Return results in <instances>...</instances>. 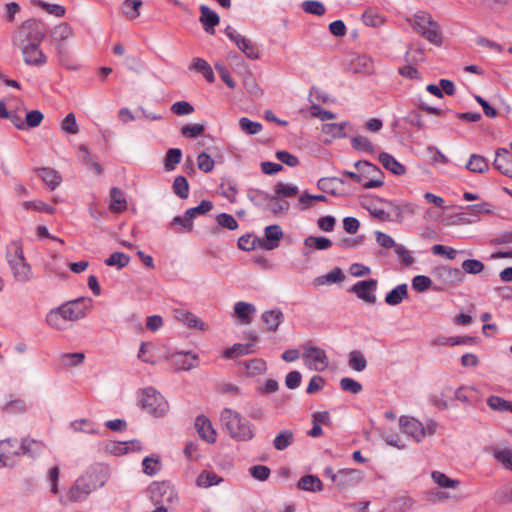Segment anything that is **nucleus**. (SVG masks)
Segmentation results:
<instances>
[{
  "instance_id": "nucleus-1",
  "label": "nucleus",
  "mask_w": 512,
  "mask_h": 512,
  "mask_svg": "<svg viewBox=\"0 0 512 512\" xmlns=\"http://www.w3.org/2000/svg\"><path fill=\"white\" fill-rule=\"evenodd\" d=\"M108 480V470L101 465L91 466L80 475L68 491L59 495L61 505H69L85 501L95 490L103 487Z\"/></svg>"
},
{
  "instance_id": "nucleus-2",
  "label": "nucleus",
  "mask_w": 512,
  "mask_h": 512,
  "mask_svg": "<svg viewBox=\"0 0 512 512\" xmlns=\"http://www.w3.org/2000/svg\"><path fill=\"white\" fill-rule=\"evenodd\" d=\"M91 299L80 297L66 301L51 309L45 318L47 325L58 331H65L70 328V323L79 321L86 317L90 307Z\"/></svg>"
},
{
  "instance_id": "nucleus-3",
  "label": "nucleus",
  "mask_w": 512,
  "mask_h": 512,
  "mask_svg": "<svg viewBox=\"0 0 512 512\" xmlns=\"http://www.w3.org/2000/svg\"><path fill=\"white\" fill-rule=\"evenodd\" d=\"M406 22L415 32L421 35L429 43L436 47L443 44V34L437 21L426 11H418L413 15L406 17Z\"/></svg>"
},
{
  "instance_id": "nucleus-4",
  "label": "nucleus",
  "mask_w": 512,
  "mask_h": 512,
  "mask_svg": "<svg viewBox=\"0 0 512 512\" xmlns=\"http://www.w3.org/2000/svg\"><path fill=\"white\" fill-rule=\"evenodd\" d=\"M220 421L234 440L250 441L253 439V424L240 413L230 408H225L221 411Z\"/></svg>"
},
{
  "instance_id": "nucleus-5",
  "label": "nucleus",
  "mask_w": 512,
  "mask_h": 512,
  "mask_svg": "<svg viewBox=\"0 0 512 512\" xmlns=\"http://www.w3.org/2000/svg\"><path fill=\"white\" fill-rule=\"evenodd\" d=\"M399 424L401 432L416 443L422 442L427 436L434 435L438 427L433 419H427L423 423L411 416H401Z\"/></svg>"
},
{
  "instance_id": "nucleus-6",
  "label": "nucleus",
  "mask_w": 512,
  "mask_h": 512,
  "mask_svg": "<svg viewBox=\"0 0 512 512\" xmlns=\"http://www.w3.org/2000/svg\"><path fill=\"white\" fill-rule=\"evenodd\" d=\"M7 261L13 271L14 277L21 282L30 278V265L23 256V247L20 242L13 241L7 246Z\"/></svg>"
},
{
  "instance_id": "nucleus-7",
  "label": "nucleus",
  "mask_w": 512,
  "mask_h": 512,
  "mask_svg": "<svg viewBox=\"0 0 512 512\" xmlns=\"http://www.w3.org/2000/svg\"><path fill=\"white\" fill-rule=\"evenodd\" d=\"M139 397L141 407L152 416L162 417L168 412V402L155 388L142 389Z\"/></svg>"
},
{
  "instance_id": "nucleus-8",
  "label": "nucleus",
  "mask_w": 512,
  "mask_h": 512,
  "mask_svg": "<svg viewBox=\"0 0 512 512\" xmlns=\"http://www.w3.org/2000/svg\"><path fill=\"white\" fill-rule=\"evenodd\" d=\"M147 496L153 505L168 507L178 503L179 497L175 488L166 481L153 482L147 488Z\"/></svg>"
},
{
  "instance_id": "nucleus-9",
  "label": "nucleus",
  "mask_w": 512,
  "mask_h": 512,
  "mask_svg": "<svg viewBox=\"0 0 512 512\" xmlns=\"http://www.w3.org/2000/svg\"><path fill=\"white\" fill-rule=\"evenodd\" d=\"M32 440L26 438L18 441L17 439H7L0 441V463L2 466H11L16 458L25 455L30 451Z\"/></svg>"
},
{
  "instance_id": "nucleus-10",
  "label": "nucleus",
  "mask_w": 512,
  "mask_h": 512,
  "mask_svg": "<svg viewBox=\"0 0 512 512\" xmlns=\"http://www.w3.org/2000/svg\"><path fill=\"white\" fill-rule=\"evenodd\" d=\"M302 358L305 366L312 371L322 372L327 369L329 365V358L324 349L305 344L302 347Z\"/></svg>"
},
{
  "instance_id": "nucleus-11",
  "label": "nucleus",
  "mask_w": 512,
  "mask_h": 512,
  "mask_svg": "<svg viewBox=\"0 0 512 512\" xmlns=\"http://www.w3.org/2000/svg\"><path fill=\"white\" fill-rule=\"evenodd\" d=\"M13 45L22 51L24 61L31 64L32 21L26 20L17 28L13 36Z\"/></svg>"
},
{
  "instance_id": "nucleus-12",
  "label": "nucleus",
  "mask_w": 512,
  "mask_h": 512,
  "mask_svg": "<svg viewBox=\"0 0 512 512\" xmlns=\"http://www.w3.org/2000/svg\"><path fill=\"white\" fill-rule=\"evenodd\" d=\"M225 35L232 41L237 48L249 59L257 60L260 58V51L257 45L252 42L249 38L240 34L237 30L231 26H227L225 29Z\"/></svg>"
},
{
  "instance_id": "nucleus-13",
  "label": "nucleus",
  "mask_w": 512,
  "mask_h": 512,
  "mask_svg": "<svg viewBox=\"0 0 512 512\" xmlns=\"http://www.w3.org/2000/svg\"><path fill=\"white\" fill-rule=\"evenodd\" d=\"M354 166L363 175V180L368 179L363 183L365 189L377 188L383 185V173L376 165L368 161H357Z\"/></svg>"
},
{
  "instance_id": "nucleus-14",
  "label": "nucleus",
  "mask_w": 512,
  "mask_h": 512,
  "mask_svg": "<svg viewBox=\"0 0 512 512\" xmlns=\"http://www.w3.org/2000/svg\"><path fill=\"white\" fill-rule=\"evenodd\" d=\"M377 285L376 279L362 280L356 282L349 291L354 293L360 300L374 304L376 302L375 291Z\"/></svg>"
},
{
  "instance_id": "nucleus-15",
  "label": "nucleus",
  "mask_w": 512,
  "mask_h": 512,
  "mask_svg": "<svg viewBox=\"0 0 512 512\" xmlns=\"http://www.w3.org/2000/svg\"><path fill=\"white\" fill-rule=\"evenodd\" d=\"M172 313L174 319L190 329L205 331L208 328L207 324H205L199 317L186 309L176 308L173 309Z\"/></svg>"
},
{
  "instance_id": "nucleus-16",
  "label": "nucleus",
  "mask_w": 512,
  "mask_h": 512,
  "mask_svg": "<svg viewBox=\"0 0 512 512\" xmlns=\"http://www.w3.org/2000/svg\"><path fill=\"white\" fill-rule=\"evenodd\" d=\"M493 167L503 175L512 178V155L506 148L496 150Z\"/></svg>"
},
{
  "instance_id": "nucleus-17",
  "label": "nucleus",
  "mask_w": 512,
  "mask_h": 512,
  "mask_svg": "<svg viewBox=\"0 0 512 512\" xmlns=\"http://www.w3.org/2000/svg\"><path fill=\"white\" fill-rule=\"evenodd\" d=\"M362 480L361 472L357 469H340L334 476V483L339 487H347Z\"/></svg>"
},
{
  "instance_id": "nucleus-18",
  "label": "nucleus",
  "mask_w": 512,
  "mask_h": 512,
  "mask_svg": "<svg viewBox=\"0 0 512 512\" xmlns=\"http://www.w3.org/2000/svg\"><path fill=\"white\" fill-rule=\"evenodd\" d=\"M283 237V231L279 225H269L264 229V238L261 246L265 250H273L279 246V241Z\"/></svg>"
},
{
  "instance_id": "nucleus-19",
  "label": "nucleus",
  "mask_w": 512,
  "mask_h": 512,
  "mask_svg": "<svg viewBox=\"0 0 512 512\" xmlns=\"http://www.w3.org/2000/svg\"><path fill=\"white\" fill-rule=\"evenodd\" d=\"M37 176L50 190H55L62 183V175L51 167H43L36 170Z\"/></svg>"
},
{
  "instance_id": "nucleus-20",
  "label": "nucleus",
  "mask_w": 512,
  "mask_h": 512,
  "mask_svg": "<svg viewBox=\"0 0 512 512\" xmlns=\"http://www.w3.org/2000/svg\"><path fill=\"white\" fill-rule=\"evenodd\" d=\"M195 428L199 436L208 443L216 441V431L212 423L204 415H200L195 419Z\"/></svg>"
},
{
  "instance_id": "nucleus-21",
  "label": "nucleus",
  "mask_w": 512,
  "mask_h": 512,
  "mask_svg": "<svg viewBox=\"0 0 512 512\" xmlns=\"http://www.w3.org/2000/svg\"><path fill=\"white\" fill-rule=\"evenodd\" d=\"M177 369L190 370L197 366L198 356L192 352H177L170 356Z\"/></svg>"
},
{
  "instance_id": "nucleus-22",
  "label": "nucleus",
  "mask_w": 512,
  "mask_h": 512,
  "mask_svg": "<svg viewBox=\"0 0 512 512\" xmlns=\"http://www.w3.org/2000/svg\"><path fill=\"white\" fill-rule=\"evenodd\" d=\"M199 20L203 25L204 30L209 34H214V29L220 22L218 14L206 5L200 6Z\"/></svg>"
},
{
  "instance_id": "nucleus-23",
  "label": "nucleus",
  "mask_w": 512,
  "mask_h": 512,
  "mask_svg": "<svg viewBox=\"0 0 512 512\" xmlns=\"http://www.w3.org/2000/svg\"><path fill=\"white\" fill-rule=\"evenodd\" d=\"M234 313L242 324L248 325L252 322L256 307L252 303L238 301L234 304Z\"/></svg>"
},
{
  "instance_id": "nucleus-24",
  "label": "nucleus",
  "mask_w": 512,
  "mask_h": 512,
  "mask_svg": "<svg viewBox=\"0 0 512 512\" xmlns=\"http://www.w3.org/2000/svg\"><path fill=\"white\" fill-rule=\"evenodd\" d=\"M350 68L357 73L370 74L374 70V64L368 55H355L350 60Z\"/></svg>"
},
{
  "instance_id": "nucleus-25",
  "label": "nucleus",
  "mask_w": 512,
  "mask_h": 512,
  "mask_svg": "<svg viewBox=\"0 0 512 512\" xmlns=\"http://www.w3.org/2000/svg\"><path fill=\"white\" fill-rule=\"evenodd\" d=\"M261 319L267 326V329L271 332L278 330L280 324L283 322L284 315L279 308L264 311L261 315Z\"/></svg>"
},
{
  "instance_id": "nucleus-26",
  "label": "nucleus",
  "mask_w": 512,
  "mask_h": 512,
  "mask_svg": "<svg viewBox=\"0 0 512 512\" xmlns=\"http://www.w3.org/2000/svg\"><path fill=\"white\" fill-rule=\"evenodd\" d=\"M106 450L114 455H122L129 451L141 450V444L138 440L126 442H110L106 445Z\"/></svg>"
},
{
  "instance_id": "nucleus-27",
  "label": "nucleus",
  "mask_w": 512,
  "mask_h": 512,
  "mask_svg": "<svg viewBox=\"0 0 512 512\" xmlns=\"http://www.w3.org/2000/svg\"><path fill=\"white\" fill-rule=\"evenodd\" d=\"M257 196L263 197L265 201L264 208L273 214L282 213L289 208V203L281 201L279 197L269 195L267 193H257Z\"/></svg>"
},
{
  "instance_id": "nucleus-28",
  "label": "nucleus",
  "mask_w": 512,
  "mask_h": 512,
  "mask_svg": "<svg viewBox=\"0 0 512 512\" xmlns=\"http://www.w3.org/2000/svg\"><path fill=\"white\" fill-rule=\"evenodd\" d=\"M344 279H345V275H344L343 271L339 267H336L333 270H331L329 273H327L325 275H320V276H317L316 278H314L313 285L315 287L332 285V284L343 282Z\"/></svg>"
},
{
  "instance_id": "nucleus-29",
  "label": "nucleus",
  "mask_w": 512,
  "mask_h": 512,
  "mask_svg": "<svg viewBox=\"0 0 512 512\" xmlns=\"http://www.w3.org/2000/svg\"><path fill=\"white\" fill-rule=\"evenodd\" d=\"M387 204L391 206V211H386L385 209L377 207L375 205L368 206L367 210L373 217L382 221H391L394 219V217H400V208L393 205L391 202H387Z\"/></svg>"
},
{
  "instance_id": "nucleus-30",
  "label": "nucleus",
  "mask_w": 512,
  "mask_h": 512,
  "mask_svg": "<svg viewBox=\"0 0 512 512\" xmlns=\"http://www.w3.org/2000/svg\"><path fill=\"white\" fill-rule=\"evenodd\" d=\"M74 433L98 434L99 429L96 424L88 418H80L71 421L68 425Z\"/></svg>"
},
{
  "instance_id": "nucleus-31",
  "label": "nucleus",
  "mask_w": 512,
  "mask_h": 512,
  "mask_svg": "<svg viewBox=\"0 0 512 512\" xmlns=\"http://www.w3.org/2000/svg\"><path fill=\"white\" fill-rule=\"evenodd\" d=\"M189 68L201 73L207 82L213 83L215 81L213 69L205 59L193 58Z\"/></svg>"
},
{
  "instance_id": "nucleus-32",
  "label": "nucleus",
  "mask_w": 512,
  "mask_h": 512,
  "mask_svg": "<svg viewBox=\"0 0 512 512\" xmlns=\"http://www.w3.org/2000/svg\"><path fill=\"white\" fill-rule=\"evenodd\" d=\"M223 482V478L213 471L203 470L196 478V485L199 488H210Z\"/></svg>"
},
{
  "instance_id": "nucleus-33",
  "label": "nucleus",
  "mask_w": 512,
  "mask_h": 512,
  "mask_svg": "<svg viewBox=\"0 0 512 512\" xmlns=\"http://www.w3.org/2000/svg\"><path fill=\"white\" fill-rule=\"evenodd\" d=\"M408 297L407 284H399L389 291L385 296V303L390 306L399 305L404 299Z\"/></svg>"
},
{
  "instance_id": "nucleus-34",
  "label": "nucleus",
  "mask_w": 512,
  "mask_h": 512,
  "mask_svg": "<svg viewBox=\"0 0 512 512\" xmlns=\"http://www.w3.org/2000/svg\"><path fill=\"white\" fill-rule=\"evenodd\" d=\"M379 161L383 165V167L389 170L391 173L395 175H403L406 171L404 165L398 162L394 156L389 153L382 152L379 155Z\"/></svg>"
},
{
  "instance_id": "nucleus-35",
  "label": "nucleus",
  "mask_w": 512,
  "mask_h": 512,
  "mask_svg": "<svg viewBox=\"0 0 512 512\" xmlns=\"http://www.w3.org/2000/svg\"><path fill=\"white\" fill-rule=\"evenodd\" d=\"M297 486L300 490L309 492H320L323 490L322 481L317 476L312 474L301 477Z\"/></svg>"
},
{
  "instance_id": "nucleus-36",
  "label": "nucleus",
  "mask_w": 512,
  "mask_h": 512,
  "mask_svg": "<svg viewBox=\"0 0 512 512\" xmlns=\"http://www.w3.org/2000/svg\"><path fill=\"white\" fill-rule=\"evenodd\" d=\"M467 211V214L471 216L470 219L467 220V223H474L478 221L480 215L482 214H491V204L488 202H481L478 204H471L464 207Z\"/></svg>"
},
{
  "instance_id": "nucleus-37",
  "label": "nucleus",
  "mask_w": 512,
  "mask_h": 512,
  "mask_svg": "<svg viewBox=\"0 0 512 512\" xmlns=\"http://www.w3.org/2000/svg\"><path fill=\"white\" fill-rule=\"evenodd\" d=\"M303 243L306 248L319 251L327 250L332 246V241L323 236H308Z\"/></svg>"
},
{
  "instance_id": "nucleus-38",
  "label": "nucleus",
  "mask_w": 512,
  "mask_h": 512,
  "mask_svg": "<svg viewBox=\"0 0 512 512\" xmlns=\"http://www.w3.org/2000/svg\"><path fill=\"white\" fill-rule=\"evenodd\" d=\"M466 168L474 173H485L489 170V164L484 156L472 154L466 164Z\"/></svg>"
},
{
  "instance_id": "nucleus-39",
  "label": "nucleus",
  "mask_w": 512,
  "mask_h": 512,
  "mask_svg": "<svg viewBox=\"0 0 512 512\" xmlns=\"http://www.w3.org/2000/svg\"><path fill=\"white\" fill-rule=\"evenodd\" d=\"M294 442V433L285 429L279 432L273 440V446L276 450L283 451Z\"/></svg>"
},
{
  "instance_id": "nucleus-40",
  "label": "nucleus",
  "mask_w": 512,
  "mask_h": 512,
  "mask_svg": "<svg viewBox=\"0 0 512 512\" xmlns=\"http://www.w3.org/2000/svg\"><path fill=\"white\" fill-rule=\"evenodd\" d=\"M110 197H111L110 209L112 211L119 213V212L126 210L127 202H126L123 192L120 189H118L116 187L112 188L111 192H110Z\"/></svg>"
},
{
  "instance_id": "nucleus-41",
  "label": "nucleus",
  "mask_w": 512,
  "mask_h": 512,
  "mask_svg": "<svg viewBox=\"0 0 512 512\" xmlns=\"http://www.w3.org/2000/svg\"><path fill=\"white\" fill-rule=\"evenodd\" d=\"M85 360L83 352L63 353L59 357L62 366L66 368H73L81 365Z\"/></svg>"
},
{
  "instance_id": "nucleus-42",
  "label": "nucleus",
  "mask_w": 512,
  "mask_h": 512,
  "mask_svg": "<svg viewBox=\"0 0 512 512\" xmlns=\"http://www.w3.org/2000/svg\"><path fill=\"white\" fill-rule=\"evenodd\" d=\"M491 453L506 469L512 470V449L494 447Z\"/></svg>"
},
{
  "instance_id": "nucleus-43",
  "label": "nucleus",
  "mask_w": 512,
  "mask_h": 512,
  "mask_svg": "<svg viewBox=\"0 0 512 512\" xmlns=\"http://www.w3.org/2000/svg\"><path fill=\"white\" fill-rule=\"evenodd\" d=\"M34 4L45 11L47 14L54 16L56 18H61L65 16L66 9L64 6L56 3H49L42 0L35 1Z\"/></svg>"
},
{
  "instance_id": "nucleus-44",
  "label": "nucleus",
  "mask_w": 512,
  "mask_h": 512,
  "mask_svg": "<svg viewBox=\"0 0 512 512\" xmlns=\"http://www.w3.org/2000/svg\"><path fill=\"white\" fill-rule=\"evenodd\" d=\"M348 365L354 371L362 372L367 367V361L361 351L353 350L348 355Z\"/></svg>"
},
{
  "instance_id": "nucleus-45",
  "label": "nucleus",
  "mask_w": 512,
  "mask_h": 512,
  "mask_svg": "<svg viewBox=\"0 0 512 512\" xmlns=\"http://www.w3.org/2000/svg\"><path fill=\"white\" fill-rule=\"evenodd\" d=\"M493 501L498 505L512 503V482L499 487L493 495Z\"/></svg>"
},
{
  "instance_id": "nucleus-46",
  "label": "nucleus",
  "mask_w": 512,
  "mask_h": 512,
  "mask_svg": "<svg viewBox=\"0 0 512 512\" xmlns=\"http://www.w3.org/2000/svg\"><path fill=\"white\" fill-rule=\"evenodd\" d=\"M348 126L347 122L342 123H326L322 126V132L331 136L332 138L346 137L345 128Z\"/></svg>"
},
{
  "instance_id": "nucleus-47",
  "label": "nucleus",
  "mask_w": 512,
  "mask_h": 512,
  "mask_svg": "<svg viewBox=\"0 0 512 512\" xmlns=\"http://www.w3.org/2000/svg\"><path fill=\"white\" fill-rule=\"evenodd\" d=\"M431 478L438 486L442 488L454 489L460 484L458 480L449 478L446 474L440 471H433L431 473Z\"/></svg>"
},
{
  "instance_id": "nucleus-48",
  "label": "nucleus",
  "mask_w": 512,
  "mask_h": 512,
  "mask_svg": "<svg viewBox=\"0 0 512 512\" xmlns=\"http://www.w3.org/2000/svg\"><path fill=\"white\" fill-rule=\"evenodd\" d=\"M299 193L297 185L279 182L275 186V195L279 198H292Z\"/></svg>"
},
{
  "instance_id": "nucleus-49",
  "label": "nucleus",
  "mask_w": 512,
  "mask_h": 512,
  "mask_svg": "<svg viewBox=\"0 0 512 512\" xmlns=\"http://www.w3.org/2000/svg\"><path fill=\"white\" fill-rule=\"evenodd\" d=\"M412 502L408 497H398L392 500L386 508V512H407L411 508Z\"/></svg>"
},
{
  "instance_id": "nucleus-50",
  "label": "nucleus",
  "mask_w": 512,
  "mask_h": 512,
  "mask_svg": "<svg viewBox=\"0 0 512 512\" xmlns=\"http://www.w3.org/2000/svg\"><path fill=\"white\" fill-rule=\"evenodd\" d=\"M130 257L123 252H114L108 258L105 259L107 266L116 267L121 269L129 264Z\"/></svg>"
},
{
  "instance_id": "nucleus-51",
  "label": "nucleus",
  "mask_w": 512,
  "mask_h": 512,
  "mask_svg": "<svg viewBox=\"0 0 512 512\" xmlns=\"http://www.w3.org/2000/svg\"><path fill=\"white\" fill-rule=\"evenodd\" d=\"M59 477H60V468L58 465H55L48 469L46 474V481L49 484L50 492L53 495H59Z\"/></svg>"
},
{
  "instance_id": "nucleus-52",
  "label": "nucleus",
  "mask_w": 512,
  "mask_h": 512,
  "mask_svg": "<svg viewBox=\"0 0 512 512\" xmlns=\"http://www.w3.org/2000/svg\"><path fill=\"white\" fill-rule=\"evenodd\" d=\"M182 152L178 148H171L167 151L164 159V167L166 171H173L175 166L180 163Z\"/></svg>"
},
{
  "instance_id": "nucleus-53",
  "label": "nucleus",
  "mask_w": 512,
  "mask_h": 512,
  "mask_svg": "<svg viewBox=\"0 0 512 512\" xmlns=\"http://www.w3.org/2000/svg\"><path fill=\"white\" fill-rule=\"evenodd\" d=\"M365 25L370 27H379L385 23V18L373 9L366 10L362 15Z\"/></svg>"
},
{
  "instance_id": "nucleus-54",
  "label": "nucleus",
  "mask_w": 512,
  "mask_h": 512,
  "mask_svg": "<svg viewBox=\"0 0 512 512\" xmlns=\"http://www.w3.org/2000/svg\"><path fill=\"white\" fill-rule=\"evenodd\" d=\"M73 34V29L68 23H61L51 31L54 41H65Z\"/></svg>"
},
{
  "instance_id": "nucleus-55",
  "label": "nucleus",
  "mask_w": 512,
  "mask_h": 512,
  "mask_svg": "<svg viewBox=\"0 0 512 512\" xmlns=\"http://www.w3.org/2000/svg\"><path fill=\"white\" fill-rule=\"evenodd\" d=\"M245 368H246V373L249 376H256V375L263 374L266 371L267 366H266V362L264 360L255 358V359L247 361L245 363Z\"/></svg>"
},
{
  "instance_id": "nucleus-56",
  "label": "nucleus",
  "mask_w": 512,
  "mask_h": 512,
  "mask_svg": "<svg viewBox=\"0 0 512 512\" xmlns=\"http://www.w3.org/2000/svg\"><path fill=\"white\" fill-rule=\"evenodd\" d=\"M302 9L312 15L322 16L326 12L324 4L317 0H306L301 4Z\"/></svg>"
},
{
  "instance_id": "nucleus-57",
  "label": "nucleus",
  "mask_w": 512,
  "mask_h": 512,
  "mask_svg": "<svg viewBox=\"0 0 512 512\" xmlns=\"http://www.w3.org/2000/svg\"><path fill=\"white\" fill-rule=\"evenodd\" d=\"M141 5V0H125L122 11L127 18L136 19L140 14L139 9Z\"/></svg>"
},
{
  "instance_id": "nucleus-58",
  "label": "nucleus",
  "mask_w": 512,
  "mask_h": 512,
  "mask_svg": "<svg viewBox=\"0 0 512 512\" xmlns=\"http://www.w3.org/2000/svg\"><path fill=\"white\" fill-rule=\"evenodd\" d=\"M154 349L155 348L151 343L143 342L140 345L137 357L145 363L155 364L157 360L153 353Z\"/></svg>"
},
{
  "instance_id": "nucleus-59",
  "label": "nucleus",
  "mask_w": 512,
  "mask_h": 512,
  "mask_svg": "<svg viewBox=\"0 0 512 512\" xmlns=\"http://www.w3.org/2000/svg\"><path fill=\"white\" fill-rule=\"evenodd\" d=\"M173 192L181 199L189 196V184L184 176H177L173 182Z\"/></svg>"
},
{
  "instance_id": "nucleus-60",
  "label": "nucleus",
  "mask_w": 512,
  "mask_h": 512,
  "mask_svg": "<svg viewBox=\"0 0 512 512\" xmlns=\"http://www.w3.org/2000/svg\"><path fill=\"white\" fill-rule=\"evenodd\" d=\"M352 147L359 152L373 153L374 146L371 141L364 136H355L351 139Z\"/></svg>"
},
{
  "instance_id": "nucleus-61",
  "label": "nucleus",
  "mask_w": 512,
  "mask_h": 512,
  "mask_svg": "<svg viewBox=\"0 0 512 512\" xmlns=\"http://www.w3.org/2000/svg\"><path fill=\"white\" fill-rule=\"evenodd\" d=\"M239 127L243 132L249 135H256L262 131L261 123L252 121L246 117H242L239 120Z\"/></svg>"
},
{
  "instance_id": "nucleus-62",
  "label": "nucleus",
  "mask_w": 512,
  "mask_h": 512,
  "mask_svg": "<svg viewBox=\"0 0 512 512\" xmlns=\"http://www.w3.org/2000/svg\"><path fill=\"white\" fill-rule=\"evenodd\" d=\"M170 227H175L176 231L190 232L193 228V221L184 213L183 216L174 217L170 223Z\"/></svg>"
},
{
  "instance_id": "nucleus-63",
  "label": "nucleus",
  "mask_w": 512,
  "mask_h": 512,
  "mask_svg": "<svg viewBox=\"0 0 512 512\" xmlns=\"http://www.w3.org/2000/svg\"><path fill=\"white\" fill-rule=\"evenodd\" d=\"M142 466L143 472L148 476L156 475L161 468L159 459L153 457H145L142 461Z\"/></svg>"
},
{
  "instance_id": "nucleus-64",
  "label": "nucleus",
  "mask_w": 512,
  "mask_h": 512,
  "mask_svg": "<svg viewBox=\"0 0 512 512\" xmlns=\"http://www.w3.org/2000/svg\"><path fill=\"white\" fill-rule=\"evenodd\" d=\"M487 405L495 411H509V408L511 407V402L499 397L492 395L487 399Z\"/></svg>"
}]
</instances>
